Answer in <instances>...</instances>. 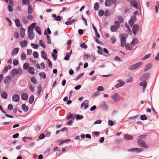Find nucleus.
Listing matches in <instances>:
<instances>
[{
    "label": "nucleus",
    "instance_id": "39448f33",
    "mask_svg": "<svg viewBox=\"0 0 159 159\" xmlns=\"http://www.w3.org/2000/svg\"><path fill=\"white\" fill-rule=\"evenodd\" d=\"M116 3V0H106L105 3V6L107 7L111 6L112 4Z\"/></svg>",
    "mask_w": 159,
    "mask_h": 159
},
{
    "label": "nucleus",
    "instance_id": "49530a36",
    "mask_svg": "<svg viewBox=\"0 0 159 159\" xmlns=\"http://www.w3.org/2000/svg\"><path fill=\"white\" fill-rule=\"evenodd\" d=\"M39 45L43 48H45L46 46L44 43L43 41L42 40H40L39 41Z\"/></svg>",
    "mask_w": 159,
    "mask_h": 159
},
{
    "label": "nucleus",
    "instance_id": "4be33fe9",
    "mask_svg": "<svg viewBox=\"0 0 159 159\" xmlns=\"http://www.w3.org/2000/svg\"><path fill=\"white\" fill-rule=\"evenodd\" d=\"M21 98L22 100H26L28 98V96L26 93H24L21 94Z\"/></svg>",
    "mask_w": 159,
    "mask_h": 159
},
{
    "label": "nucleus",
    "instance_id": "4468645a",
    "mask_svg": "<svg viewBox=\"0 0 159 159\" xmlns=\"http://www.w3.org/2000/svg\"><path fill=\"white\" fill-rule=\"evenodd\" d=\"M126 38L124 36H122L120 39L121 46L124 47L125 45Z\"/></svg>",
    "mask_w": 159,
    "mask_h": 159
},
{
    "label": "nucleus",
    "instance_id": "8fccbe9b",
    "mask_svg": "<svg viewBox=\"0 0 159 159\" xmlns=\"http://www.w3.org/2000/svg\"><path fill=\"white\" fill-rule=\"evenodd\" d=\"M33 56L34 58H38L39 57V54L37 52L34 51L33 53Z\"/></svg>",
    "mask_w": 159,
    "mask_h": 159
},
{
    "label": "nucleus",
    "instance_id": "c03bdc74",
    "mask_svg": "<svg viewBox=\"0 0 159 159\" xmlns=\"http://www.w3.org/2000/svg\"><path fill=\"white\" fill-rule=\"evenodd\" d=\"M83 116L82 115H80L79 114H77L75 116V118L78 120H80L83 118Z\"/></svg>",
    "mask_w": 159,
    "mask_h": 159
},
{
    "label": "nucleus",
    "instance_id": "e2e57ef3",
    "mask_svg": "<svg viewBox=\"0 0 159 159\" xmlns=\"http://www.w3.org/2000/svg\"><path fill=\"white\" fill-rule=\"evenodd\" d=\"M108 124L109 126H111L114 125V123L112 120H109L108 121Z\"/></svg>",
    "mask_w": 159,
    "mask_h": 159
},
{
    "label": "nucleus",
    "instance_id": "6e6552de",
    "mask_svg": "<svg viewBox=\"0 0 159 159\" xmlns=\"http://www.w3.org/2000/svg\"><path fill=\"white\" fill-rule=\"evenodd\" d=\"M138 143L140 146L144 148H148V146L147 145L145 142L143 140H138Z\"/></svg>",
    "mask_w": 159,
    "mask_h": 159
},
{
    "label": "nucleus",
    "instance_id": "f3484780",
    "mask_svg": "<svg viewBox=\"0 0 159 159\" xmlns=\"http://www.w3.org/2000/svg\"><path fill=\"white\" fill-rule=\"evenodd\" d=\"M44 34L45 35H47V38L48 43L49 44H51V38L47 34L46 30H45L44 31Z\"/></svg>",
    "mask_w": 159,
    "mask_h": 159
},
{
    "label": "nucleus",
    "instance_id": "69168bd1",
    "mask_svg": "<svg viewBox=\"0 0 159 159\" xmlns=\"http://www.w3.org/2000/svg\"><path fill=\"white\" fill-rule=\"evenodd\" d=\"M34 18V17L32 15H28L27 16V18L29 20H32Z\"/></svg>",
    "mask_w": 159,
    "mask_h": 159
},
{
    "label": "nucleus",
    "instance_id": "f03ea898",
    "mask_svg": "<svg viewBox=\"0 0 159 159\" xmlns=\"http://www.w3.org/2000/svg\"><path fill=\"white\" fill-rule=\"evenodd\" d=\"M36 23H33L29 26L28 30L29 38H30V34L33 33L34 28L36 26Z\"/></svg>",
    "mask_w": 159,
    "mask_h": 159
},
{
    "label": "nucleus",
    "instance_id": "ea45409f",
    "mask_svg": "<svg viewBox=\"0 0 159 159\" xmlns=\"http://www.w3.org/2000/svg\"><path fill=\"white\" fill-rule=\"evenodd\" d=\"M104 14V12L102 10H100L98 11V15L100 17L103 16Z\"/></svg>",
    "mask_w": 159,
    "mask_h": 159
},
{
    "label": "nucleus",
    "instance_id": "79ce46f5",
    "mask_svg": "<svg viewBox=\"0 0 159 159\" xmlns=\"http://www.w3.org/2000/svg\"><path fill=\"white\" fill-rule=\"evenodd\" d=\"M42 86L41 85H39L38 87V90L37 91V94L38 95H39L40 94V93L42 91Z\"/></svg>",
    "mask_w": 159,
    "mask_h": 159
},
{
    "label": "nucleus",
    "instance_id": "3c124183",
    "mask_svg": "<svg viewBox=\"0 0 159 159\" xmlns=\"http://www.w3.org/2000/svg\"><path fill=\"white\" fill-rule=\"evenodd\" d=\"M140 119L142 120H147L148 118L145 115H143L140 116Z\"/></svg>",
    "mask_w": 159,
    "mask_h": 159
},
{
    "label": "nucleus",
    "instance_id": "864d4df0",
    "mask_svg": "<svg viewBox=\"0 0 159 159\" xmlns=\"http://www.w3.org/2000/svg\"><path fill=\"white\" fill-rule=\"evenodd\" d=\"M84 73L80 74L78 76L75 78V80H78L79 79H80L84 75Z\"/></svg>",
    "mask_w": 159,
    "mask_h": 159
},
{
    "label": "nucleus",
    "instance_id": "aec40b11",
    "mask_svg": "<svg viewBox=\"0 0 159 159\" xmlns=\"http://www.w3.org/2000/svg\"><path fill=\"white\" fill-rule=\"evenodd\" d=\"M30 2L29 0H22V5L28 6L30 5Z\"/></svg>",
    "mask_w": 159,
    "mask_h": 159
},
{
    "label": "nucleus",
    "instance_id": "f704fd0d",
    "mask_svg": "<svg viewBox=\"0 0 159 159\" xmlns=\"http://www.w3.org/2000/svg\"><path fill=\"white\" fill-rule=\"evenodd\" d=\"M147 135L145 134L141 135L139 136L138 140H142V139H145L146 138Z\"/></svg>",
    "mask_w": 159,
    "mask_h": 159
},
{
    "label": "nucleus",
    "instance_id": "603ef678",
    "mask_svg": "<svg viewBox=\"0 0 159 159\" xmlns=\"http://www.w3.org/2000/svg\"><path fill=\"white\" fill-rule=\"evenodd\" d=\"M115 25L119 28L120 26V24L119 22L118 21H115L114 22V25Z\"/></svg>",
    "mask_w": 159,
    "mask_h": 159
},
{
    "label": "nucleus",
    "instance_id": "58836bf2",
    "mask_svg": "<svg viewBox=\"0 0 159 159\" xmlns=\"http://www.w3.org/2000/svg\"><path fill=\"white\" fill-rule=\"evenodd\" d=\"M34 96L33 95H32L30 97L29 99V103L30 104H32L34 101Z\"/></svg>",
    "mask_w": 159,
    "mask_h": 159
},
{
    "label": "nucleus",
    "instance_id": "5fc2aeb1",
    "mask_svg": "<svg viewBox=\"0 0 159 159\" xmlns=\"http://www.w3.org/2000/svg\"><path fill=\"white\" fill-rule=\"evenodd\" d=\"M31 46L33 47L34 49H38L39 47V45L37 44H34V43H31Z\"/></svg>",
    "mask_w": 159,
    "mask_h": 159
},
{
    "label": "nucleus",
    "instance_id": "c9c22d12",
    "mask_svg": "<svg viewBox=\"0 0 159 159\" xmlns=\"http://www.w3.org/2000/svg\"><path fill=\"white\" fill-rule=\"evenodd\" d=\"M35 29L36 31L40 35L41 34V30L40 28L38 26H36Z\"/></svg>",
    "mask_w": 159,
    "mask_h": 159
},
{
    "label": "nucleus",
    "instance_id": "37998d69",
    "mask_svg": "<svg viewBox=\"0 0 159 159\" xmlns=\"http://www.w3.org/2000/svg\"><path fill=\"white\" fill-rule=\"evenodd\" d=\"M31 81L34 84H36L37 82V80L36 78L34 77H33L31 78Z\"/></svg>",
    "mask_w": 159,
    "mask_h": 159
},
{
    "label": "nucleus",
    "instance_id": "a18cd8bd",
    "mask_svg": "<svg viewBox=\"0 0 159 159\" xmlns=\"http://www.w3.org/2000/svg\"><path fill=\"white\" fill-rule=\"evenodd\" d=\"M21 59L22 60H25L26 58V55L24 52H22L21 55Z\"/></svg>",
    "mask_w": 159,
    "mask_h": 159
},
{
    "label": "nucleus",
    "instance_id": "0e129e2a",
    "mask_svg": "<svg viewBox=\"0 0 159 159\" xmlns=\"http://www.w3.org/2000/svg\"><path fill=\"white\" fill-rule=\"evenodd\" d=\"M137 2V1L136 0H132L130 2V4L131 6H132L133 4H135Z\"/></svg>",
    "mask_w": 159,
    "mask_h": 159
},
{
    "label": "nucleus",
    "instance_id": "2f4dec72",
    "mask_svg": "<svg viewBox=\"0 0 159 159\" xmlns=\"http://www.w3.org/2000/svg\"><path fill=\"white\" fill-rule=\"evenodd\" d=\"M16 25L17 27H19L20 26V20L17 18L15 20Z\"/></svg>",
    "mask_w": 159,
    "mask_h": 159
},
{
    "label": "nucleus",
    "instance_id": "13d9d810",
    "mask_svg": "<svg viewBox=\"0 0 159 159\" xmlns=\"http://www.w3.org/2000/svg\"><path fill=\"white\" fill-rule=\"evenodd\" d=\"M73 116V115L70 113H69L68 114V115L66 117L67 120H69Z\"/></svg>",
    "mask_w": 159,
    "mask_h": 159
},
{
    "label": "nucleus",
    "instance_id": "de8ad7c7",
    "mask_svg": "<svg viewBox=\"0 0 159 159\" xmlns=\"http://www.w3.org/2000/svg\"><path fill=\"white\" fill-rule=\"evenodd\" d=\"M89 103V101L88 100H85L81 105L80 108H82L84 105L88 104Z\"/></svg>",
    "mask_w": 159,
    "mask_h": 159
},
{
    "label": "nucleus",
    "instance_id": "09e8293b",
    "mask_svg": "<svg viewBox=\"0 0 159 159\" xmlns=\"http://www.w3.org/2000/svg\"><path fill=\"white\" fill-rule=\"evenodd\" d=\"M114 60L116 61H121L122 62V60L121 59V58L118 56H116L114 58Z\"/></svg>",
    "mask_w": 159,
    "mask_h": 159
},
{
    "label": "nucleus",
    "instance_id": "c756f323",
    "mask_svg": "<svg viewBox=\"0 0 159 159\" xmlns=\"http://www.w3.org/2000/svg\"><path fill=\"white\" fill-rule=\"evenodd\" d=\"M118 28H119L116 26L113 25L111 27L110 30L112 32H115Z\"/></svg>",
    "mask_w": 159,
    "mask_h": 159
},
{
    "label": "nucleus",
    "instance_id": "a878e982",
    "mask_svg": "<svg viewBox=\"0 0 159 159\" xmlns=\"http://www.w3.org/2000/svg\"><path fill=\"white\" fill-rule=\"evenodd\" d=\"M75 22V19H73L70 21H66L65 22V24L67 25H72Z\"/></svg>",
    "mask_w": 159,
    "mask_h": 159
},
{
    "label": "nucleus",
    "instance_id": "7c9ffc66",
    "mask_svg": "<svg viewBox=\"0 0 159 159\" xmlns=\"http://www.w3.org/2000/svg\"><path fill=\"white\" fill-rule=\"evenodd\" d=\"M1 97L2 98L6 99L7 98V94L4 91H2L1 93Z\"/></svg>",
    "mask_w": 159,
    "mask_h": 159
},
{
    "label": "nucleus",
    "instance_id": "f257e3e1",
    "mask_svg": "<svg viewBox=\"0 0 159 159\" xmlns=\"http://www.w3.org/2000/svg\"><path fill=\"white\" fill-rule=\"evenodd\" d=\"M23 73V70L21 68H18V69H14L11 71V75L12 76L14 77L17 74H21Z\"/></svg>",
    "mask_w": 159,
    "mask_h": 159
},
{
    "label": "nucleus",
    "instance_id": "1a4fd4ad",
    "mask_svg": "<svg viewBox=\"0 0 159 159\" xmlns=\"http://www.w3.org/2000/svg\"><path fill=\"white\" fill-rule=\"evenodd\" d=\"M119 82V83L117 84L116 85H115V88H119L120 87H121L124 86L125 83L124 81H121L120 80H119L117 81V82Z\"/></svg>",
    "mask_w": 159,
    "mask_h": 159
},
{
    "label": "nucleus",
    "instance_id": "6ab92c4d",
    "mask_svg": "<svg viewBox=\"0 0 159 159\" xmlns=\"http://www.w3.org/2000/svg\"><path fill=\"white\" fill-rule=\"evenodd\" d=\"M72 50H71L70 52H67L66 54V56L64 57V60L66 61H67L69 60V58L70 56L72 53Z\"/></svg>",
    "mask_w": 159,
    "mask_h": 159
},
{
    "label": "nucleus",
    "instance_id": "5701e85b",
    "mask_svg": "<svg viewBox=\"0 0 159 159\" xmlns=\"http://www.w3.org/2000/svg\"><path fill=\"white\" fill-rule=\"evenodd\" d=\"M22 109L25 112H27L29 109L28 106H26L25 104H23L21 106Z\"/></svg>",
    "mask_w": 159,
    "mask_h": 159
},
{
    "label": "nucleus",
    "instance_id": "473e14b6",
    "mask_svg": "<svg viewBox=\"0 0 159 159\" xmlns=\"http://www.w3.org/2000/svg\"><path fill=\"white\" fill-rule=\"evenodd\" d=\"M52 17L55 18V20L57 21H59L61 20V16H56V14H53L52 15Z\"/></svg>",
    "mask_w": 159,
    "mask_h": 159
},
{
    "label": "nucleus",
    "instance_id": "6e6d98bb",
    "mask_svg": "<svg viewBox=\"0 0 159 159\" xmlns=\"http://www.w3.org/2000/svg\"><path fill=\"white\" fill-rule=\"evenodd\" d=\"M150 54H147V55H146L144 57H143L142 58V60H144L147 59V58H148L150 57Z\"/></svg>",
    "mask_w": 159,
    "mask_h": 159
},
{
    "label": "nucleus",
    "instance_id": "f8f14e48",
    "mask_svg": "<svg viewBox=\"0 0 159 159\" xmlns=\"http://www.w3.org/2000/svg\"><path fill=\"white\" fill-rule=\"evenodd\" d=\"M12 98L13 101L16 102L19 101L20 97L18 94H15L13 95Z\"/></svg>",
    "mask_w": 159,
    "mask_h": 159
},
{
    "label": "nucleus",
    "instance_id": "72a5a7b5",
    "mask_svg": "<svg viewBox=\"0 0 159 159\" xmlns=\"http://www.w3.org/2000/svg\"><path fill=\"white\" fill-rule=\"evenodd\" d=\"M27 45V42L26 40H24L21 42L20 43L21 47L22 48L24 47Z\"/></svg>",
    "mask_w": 159,
    "mask_h": 159
},
{
    "label": "nucleus",
    "instance_id": "4d7b16f0",
    "mask_svg": "<svg viewBox=\"0 0 159 159\" xmlns=\"http://www.w3.org/2000/svg\"><path fill=\"white\" fill-rule=\"evenodd\" d=\"M29 67V64L27 63H25L23 65V69L25 70H27Z\"/></svg>",
    "mask_w": 159,
    "mask_h": 159
},
{
    "label": "nucleus",
    "instance_id": "338daca9",
    "mask_svg": "<svg viewBox=\"0 0 159 159\" xmlns=\"http://www.w3.org/2000/svg\"><path fill=\"white\" fill-rule=\"evenodd\" d=\"M111 43L112 44L114 43L116 41V39L114 37H112L111 38Z\"/></svg>",
    "mask_w": 159,
    "mask_h": 159
},
{
    "label": "nucleus",
    "instance_id": "e433bc0d",
    "mask_svg": "<svg viewBox=\"0 0 159 159\" xmlns=\"http://www.w3.org/2000/svg\"><path fill=\"white\" fill-rule=\"evenodd\" d=\"M39 76L42 77L43 79L46 78V73L44 72H41L39 74Z\"/></svg>",
    "mask_w": 159,
    "mask_h": 159
},
{
    "label": "nucleus",
    "instance_id": "a19ab883",
    "mask_svg": "<svg viewBox=\"0 0 159 159\" xmlns=\"http://www.w3.org/2000/svg\"><path fill=\"white\" fill-rule=\"evenodd\" d=\"M99 8L98 2H96L94 5V9L95 11H98Z\"/></svg>",
    "mask_w": 159,
    "mask_h": 159
},
{
    "label": "nucleus",
    "instance_id": "ddd939ff",
    "mask_svg": "<svg viewBox=\"0 0 159 159\" xmlns=\"http://www.w3.org/2000/svg\"><path fill=\"white\" fill-rule=\"evenodd\" d=\"M138 29V25L137 24H135L134 25L132 28L133 33L134 34H137L136 31Z\"/></svg>",
    "mask_w": 159,
    "mask_h": 159
},
{
    "label": "nucleus",
    "instance_id": "cd10ccee",
    "mask_svg": "<svg viewBox=\"0 0 159 159\" xmlns=\"http://www.w3.org/2000/svg\"><path fill=\"white\" fill-rule=\"evenodd\" d=\"M25 29L23 28H22L20 31V34L21 37L22 38H23L24 37L25 34Z\"/></svg>",
    "mask_w": 159,
    "mask_h": 159
},
{
    "label": "nucleus",
    "instance_id": "a211bd4d",
    "mask_svg": "<svg viewBox=\"0 0 159 159\" xmlns=\"http://www.w3.org/2000/svg\"><path fill=\"white\" fill-rule=\"evenodd\" d=\"M41 56L42 58L45 60L48 59L47 55L44 51H42L41 52Z\"/></svg>",
    "mask_w": 159,
    "mask_h": 159
},
{
    "label": "nucleus",
    "instance_id": "774afa93",
    "mask_svg": "<svg viewBox=\"0 0 159 159\" xmlns=\"http://www.w3.org/2000/svg\"><path fill=\"white\" fill-rule=\"evenodd\" d=\"M45 137V134L43 133L41 134L39 136V138L40 139H43Z\"/></svg>",
    "mask_w": 159,
    "mask_h": 159
},
{
    "label": "nucleus",
    "instance_id": "bb28decb",
    "mask_svg": "<svg viewBox=\"0 0 159 159\" xmlns=\"http://www.w3.org/2000/svg\"><path fill=\"white\" fill-rule=\"evenodd\" d=\"M139 42V40L138 39L136 38H134L133 39L131 43V44L132 46L138 43Z\"/></svg>",
    "mask_w": 159,
    "mask_h": 159
},
{
    "label": "nucleus",
    "instance_id": "bf43d9fd",
    "mask_svg": "<svg viewBox=\"0 0 159 159\" xmlns=\"http://www.w3.org/2000/svg\"><path fill=\"white\" fill-rule=\"evenodd\" d=\"M80 46L83 48L86 49L87 48L88 46L86 44L84 43H82L81 44Z\"/></svg>",
    "mask_w": 159,
    "mask_h": 159
},
{
    "label": "nucleus",
    "instance_id": "4c0bfd02",
    "mask_svg": "<svg viewBox=\"0 0 159 159\" xmlns=\"http://www.w3.org/2000/svg\"><path fill=\"white\" fill-rule=\"evenodd\" d=\"M125 46L127 50H131L132 48V47L131 46L129 43H125Z\"/></svg>",
    "mask_w": 159,
    "mask_h": 159
},
{
    "label": "nucleus",
    "instance_id": "680f3d73",
    "mask_svg": "<svg viewBox=\"0 0 159 159\" xmlns=\"http://www.w3.org/2000/svg\"><path fill=\"white\" fill-rule=\"evenodd\" d=\"M97 89L98 91H102L104 90V89L103 87L102 86H99L97 88Z\"/></svg>",
    "mask_w": 159,
    "mask_h": 159
},
{
    "label": "nucleus",
    "instance_id": "2eb2a0df",
    "mask_svg": "<svg viewBox=\"0 0 159 159\" xmlns=\"http://www.w3.org/2000/svg\"><path fill=\"white\" fill-rule=\"evenodd\" d=\"M124 139L126 140H132L133 139V137L130 135L125 134L124 136Z\"/></svg>",
    "mask_w": 159,
    "mask_h": 159
},
{
    "label": "nucleus",
    "instance_id": "0eeeda50",
    "mask_svg": "<svg viewBox=\"0 0 159 159\" xmlns=\"http://www.w3.org/2000/svg\"><path fill=\"white\" fill-rule=\"evenodd\" d=\"M11 78L9 76L6 77L4 81V83L5 84L6 88H8L9 87V84L11 81Z\"/></svg>",
    "mask_w": 159,
    "mask_h": 159
},
{
    "label": "nucleus",
    "instance_id": "c85d7f7f",
    "mask_svg": "<svg viewBox=\"0 0 159 159\" xmlns=\"http://www.w3.org/2000/svg\"><path fill=\"white\" fill-rule=\"evenodd\" d=\"M33 10L32 6L30 5H29L28 6V14H31L33 12Z\"/></svg>",
    "mask_w": 159,
    "mask_h": 159
},
{
    "label": "nucleus",
    "instance_id": "052dcab7",
    "mask_svg": "<svg viewBox=\"0 0 159 159\" xmlns=\"http://www.w3.org/2000/svg\"><path fill=\"white\" fill-rule=\"evenodd\" d=\"M13 64L15 66H16L18 64L19 62L17 60L15 59L13 61Z\"/></svg>",
    "mask_w": 159,
    "mask_h": 159
},
{
    "label": "nucleus",
    "instance_id": "393cba45",
    "mask_svg": "<svg viewBox=\"0 0 159 159\" xmlns=\"http://www.w3.org/2000/svg\"><path fill=\"white\" fill-rule=\"evenodd\" d=\"M147 83L146 80H143V81L140 82L139 84V85L142 86L144 88V89H146L147 86Z\"/></svg>",
    "mask_w": 159,
    "mask_h": 159
},
{
    "label": "nucleus",
    "instance_id": "412c9836",
    "mask_svg": "<svg viewBox=\"0 0 159 159\" xmlns=\"http://www.w3.org/2000/svg\"><path fill=\"white\" fill-rule=\"evenodd\" d=\"M35 69L32 67H30L28 69V72L31 75H33L34 73Z\"/></svg>",
    "mask_w": 159,
    "mask_h": 159
},
{
    "label": "nucleus",
    "instance_id": "dca6fc26",
    "mask_svg": "<svg viewBox=\"0 0 159 159\" xmlns=\"http://www.w3.org/2000/svg\"><path fill=\"white\" fill-rule=\"evenodd\" d=\"M19 48H14L12 50L11 52V55L14 56L16 55L18 52Z\"/></svg>",
    "mask_w": 159,
    "mask_h": 159
},
{
    "label": "nucleus",
    "instance_id": "423d86ee",
    "mask_svg": "<svg viewBox=\"0 0 159 159\" xmlns=\"http://www.w3.org/2000/svg\"><path fill=\"white\" fill-rule=\"evenodd\" d=\"M143 151V149L142 148H133L129 149L128 151L130 152H134L136 153H138L141 152Z\"/></svg>",
    "mask_w": 159,
    "mask_h": 159
},
{
    "label": "nucleus",
    "instance_id": "7ed1b4c3",
    "mask_svg": "<svg viewBox=\"0 0 159 159\" xmlns=\"http://www.w3.org/2000/svg\"><path fill=\"white\" fill-rule=\"evenodd\" d=\"M111 98L115 102H118L120 101V96L117 93H116L112 94Z\"/></svg>",
    "mask_w": 159,
    "mask_h": 159
},
{
    "label": "nucleus",
    "instance_id": "9b49d317",
    "mask_svg": "<svg viewBox=\"0 0 159 159\" xmlns=\"http://www.w3.org/2000/svg\"><path fill=\"white\" fill-rule=\"evenodd\" d=\"M150 76V74L149 73H147L144 74L141 77V80H148Z\"/></svg>",
    "mask_w": 159,
    "mask_h": 159
},
{
    "label": "nucleus",
    "instance_id": "b1692460",
    "mask_svg": "<svg viewBox=\"0 0 159 159\" xmlns=\"http://www.w3.org/2000/svg\"><path fill=\"white\" fill-rule=\"evenodd\" d=\"M152 65L151 64H149L147 65L145 67V68L144 69V72L148 71L149 69L152 68Z\"/></svg>",
    "mask_w": 159,
    "mask_h": 159
},
{
    "label": "nucleus",
    "instance_id": "9d476101",
    "mask_svg": "<svg viewBox=\"0 0 159 159\" xmlns=\"http://www.w3.org/2000/svg\"><path fill=\"white\" fill-rule=\"evenodd\" d=\"M100 107L103 111L107 110L108 108L106 104L104 101H103L101 102L100 104Z\"/></svg>",
    "mask_w": 159,
    "mask_h": 159
},
{
    "label": "nucleus",
    "instance_id": "20e7f679",
    "mask_svg": "<svg viewBox=\"0 0 159 159\" xmlns=\"http://www.w3.org/2000/svg\"><path fill=\"white\" fill-rule=\"evenodd\" d=\"M142 64V62H139L130 66L128 68L129 70H132L137 68L140 66Z\"/></svg>",
    "mask_w": 159,
    "mask_h": 159
}]
</instances>
